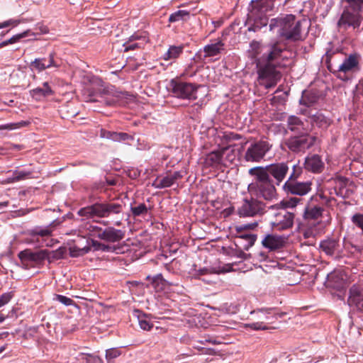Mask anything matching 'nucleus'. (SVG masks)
Instances as JSON below:
<instances>
[{"label": "nucleus", "mask_w": 363, "mask_h": 363, "mask_svg": "<svg viewBox=\"0 0 363 363\" xmlns=\"http://www.w3.org/2000/svg\"><path fill=\"white\" fill-rule=\"evenodd\" d=\"M20 23L19 20L16 19H9L8 21H6L4 22V28L9 27L10 26H16Z\"/></svg>", "instance_id": "nucleus-57"}, {"label": "nucleus", "mask_w": 363, "mask_h": 363, "mask_svg": "<svg viewBox=\"0 0 363 363\" xmlns=\"http://www.w3.org/2000/svg\"><path fill=\"white\" fill-rule=\"evenodd\" d=\"M324 208L318 203V199L311 197L305 207L303 218L305 220H316L322 217Z\"/></svg>", "instance_id": "nucleus-19"}, {"label": "nucleus", "mask_w": 363, "mask_h": 363, "mask_svg": "<svg viewBox=\"0 0 363 363\" xmlns=\"http://www.w3.org/2000/svg\"><path fill=\"white\" fill-rule=\"evenodd\" d=\"M130 138L131 137L128 133H118V132L113 131L110 140H112L114 142H122V141H125Z\"/></svg>", "instance_id": "nucleus-45"}, {"label": "nucleus", "mask_w": 363, "mask_h": 363, "mask_svg": "<svg viewBox=\"0 0 363 363\" xmlns=\"http://www.w3.org/2000/svg\"><path fill=\"white\" fill-rule=\"evenodd\" d=\"M357 91L363 96V79H361L357 85Z\"/></svg>", "instance_id": "nucleus-60"}, {"label": "nucleus", "mask_w": 363, "mask_h": 363, "mask_svg": "<svg viewBox=\"0 0 363 363\" xmlns=\"http://www.w3.org/2000/svg\"><path fill=\"white\" fill-rule=\"evenodd\" d=\"M359 59L360 56L358 54H350L344 59L341 64L336 66L331 62L330 55H328L327 67L337 78L346 81L348 79L349 74H353L360 70Z\"/></svg>", "instance_id": "nucleus-9"}, {"label": "nucleus", "mask_w": 363, "mask_h": 363, "mask_svg": "<svg viewBox=\"0 0 363 363\" xmlns=\"http://www.w3.org/2000/svg\"><path fill=\"white\" fill-rule=\"evenodd\" d=\"M150 209V208H148L144 203L130 207V211L134 217L145 216Z\"/></svg>", "instance_id": "nucleus-37"}, {"label": "nucleus", "mask_w": 363, "mask_h": 363, "mask_svg": "<svg viewBox=\"0 0 363 363\" xmlns=\"http://www.w3.org/2000/svg\"><path fill=\"white\" fill-rule=\"evenodd\" d=\"M30 95L37 101H40L43 99L52 94V91L48 82L43 83V87H38L30 90Z\"/></svg>", "instance_id": "nucleus-28"}, {"label": "nucleus", "mask_w": 363, "mask_h": 363, "mask_svg": "<svg viewBox=\"0 0 363 363\" xmlns=\"http://www.w3.org/2000/svg\"><path fill=\"white\" fill-rule=\"evenodd\" d=\"M289 170L286 162L274 163L265 167H256L251 168V171L259 172L267 179L273 178V182L279 186L286 177Z\"/></svg>", "instance_id": "nucleus-12"}, {"label": "nucleus", "mask_w": 363, "mask_h": 363, "mask_svg": "<svg viewBox=\"0 0 363 363\" xmlns=\"http://www.w3.org/2000/svg\"><path fill=\"white\" fill-rule=\"evenodd\" d=\"M286 50V45L281 40L263 44L254 40L250 43L248 56L256 64L259 84L267 89L274 87L281 79L277 68L285 66L282 62L289 59L283 55Z\"/></svg>", "instance_id": "nucleus-1"}, {"label": "nucleus", "mask_w": 363, "mask_h": 363, "mask_svg": "<svg viewBox=\"0 0 363 363\" xmlns=\"http://www.w3.org/2000/svg\"><path fill=\"white\" fill-rule=\"evenodd\" d=\"M29 124H30V122L28 121H21L20 122L11 123L7 124L5 126V128L10 129V130L17 129V128H21L22 127L28 126Z\"/></svg>", "instance_id": "nucleus-49"}, {"label": "nucleus", "mask_w": 363, "mask_h": 363, "mask_svg": "<svg viewBox=\"0 0 363 363\" xmlns=\"http://www.w3.org/2000/svg\"><path fill=\"white\" fill-rule=\"evenodd\" d=\"M113 132V131H109V130H106L104 128H101L99 131V136L101 138L111 140Z\"/></svg>", "instance_id": "nucleus-55"}, {"label": "nucleus", "mask_w": 363, "mask_h": 363, "mask_svg": "<svg viewBox=\"0 0 363 363\" xmlns=\"http://www.w3.org/2000/svg\"><path fill=\"white\" fill-rule=\"evenodd\" d=\"M238 257H240V258L245 259L246 254L244 252H242V251H240L238 255Z\"/></svg>", "instance_id": "nucleus-63"}, {"label": "nucleus", "mask_w": 363, "mask_h": 363, "mask_svg": "<svg viewBox=\"0 0 363 363\" xmlns=\"http://www.w3.org/2000/svg\"><path fill=\"white\" fill-rule=\"evenodd\" d=\"M135 313L137 314L138 323L140 328L143 330L149 331L153 327V323L150 318L145 313H142L140 311L136 310Z\"/></svg>", "instance_id": "nucleus-32"}, {"label": "nucleus", "mask_w": 363, "mask_h": 363, "mask_svg": "<svg viewBox=\"0 0 363 363\" xmlns=\"http://www.w3.org/2000/svg\"><path fill=\"white\" fill-rule=\"evenodd\" d=\"M8 205H9V201L0 202V208H1L2 207H6Z\"/></svg>", "instance_id": "nucleus-64"}, {"label": "nucleus", "mask_w": 363, "mask_h": 363, "mask_svg": "<svg viewBox=\"0 0 363 363\" xmlns=\"http://www.w3.org/2000/svg\"><path fill=\"white\" fill-rule=\"evenodd\" d=\"M61 221L58 220H53L48 227L41 228L40 227H35L29 231V234L32 236L39 235L40 237L50 236L52 235V230L50 228H55L59 225Z\"/></svg>", "instance_id": "nucleus-29"}, {"label": "nucleus", "mask_w": 363, "mask_h": 363, "mask_svg": "<svg viewBox=\"0 0 363 363\" xmlns=\"http://www.w3.org/2000/svg\"><path fill=\"white\" fill-rule=\"evenodd\" d=\"M282 189L286 195L303 196L312 190V182L310 181H296L290 184L284 183Z\"/></svg>", "instance_id": "nucleus-18"}, {"label": "nucleus", "mask_w": 363, "mask_h": 363, "mask_svg": "<svg viewBox=\"0 0 363 363\" xmlns=\"http://www.w3.org/2000/svg\"><path fill=\"white\" fill-rule=\"evenodd\" d=\"M320 250L328 256H334L340 248V242L338 239L328 238L320 241L319 245Z\"/></svg>", "instance_id": "nucleus-24"}, {"label": "nucleus", "mask_w": 363, "mask_h": 363, "mask_svg": "<svg viewBox=\"0 0 363 363\" xmlns=\"http://www.w3.org/2000/svg\"><path fill=\"white\" fill-rule=\"evenodd\" d=\"M257 225L258 224L257 222L247 223V224H243V225L237 226L236 231H237V233H241L242 230H253L257 226Z\"/></svg>", "instance_id": "nucleus-52"}, {"label": "nucleus", "mask_w": 363, "mask_h": 363, "mask_svg": "<svg viewBox=\"0 0 363 363\" xmlns=\"http://www.w3.org/2000/svg\"><path fill=\"white\" fill-rule=\"evenodd\" d=\"M263 247L270 250H274L281 248L284 245V240L281 236L268 234L262 241Z\"/></svg>", "instance_id": "nucleus-25"}, {"label": "nucleus", "mask_w": 363, "mask_h": 363, "mask_svg": "<svg viewBox=\"0 0 363 363\" xmlns=\"http://www.w3.org/2000/svg\"><path fill=\"white\" fill-rule=\"evenodd\" d=\"M303 173L302 167L298 165H294L292 167V171L289 174L287 180L284 183H291L293 182L299 181L298 178L301 176Z\"/></svg>", "instance_id": "nucleus-39"}, {"label": "nucleus", "mask_w": 363, "mask_h": 363, "mask_svg": "<svg viewBox=\"0 0 363 363\" xmlns=\"http://www.w3.org/2000/svg\"><path fill=\"white\" fill-rule=\"evenodd\" d=\"M223 137L227 142L238 140L241 138V136L240 135L233 133H224Z\"/></svg>", "instance_id": "nucleus-53"}, {"label": "nucleus", "mask_w": 363, "mask_h": 363, "mask_svg": "<svg viewBox=\"0 0 363 363\" xmlns=\"http://www.w3.org/2000/svg\"><path fill=\"white\" fill-rule=\"evenodd\" d=\"M88 230L96 237H97L98 234H100L101 231L104 230L101 228L92 225H89Z\"/></svg>", "instance_id": "nucleus-56"}, {"label": "nucleus", "mask_w": 363, "mask_h": 363, "mask_svg": "<svg viewBox=\"0 0 363 363\" xmlns=\"http://www.w3.org/2000/svg\"><path fill=\"white\" fill-rule=\"evenodd\" d=\"M202 350H204V352H203L204 354H213L215 353V351H214L213 349H211V348L204 349V348H202Z\"/></svg>", "instance_id": "nucleus-61"}, {"label": "nucleus", "mask_w": 363, "mask_h": 363, "mask_svg": "<svg viewBox=\"0 0 363 363\" xmlns=\"http://www.w3.org/2000/svg\"><path fill=\"white\" fill-rule=\"evenodd\" d=\"M204 164L206 167L213 168H220L223 166L224 157L222 155L220 148L207 154L204 159Z\"/></svg>", "instance_id": "nucleus-23"}, {"label": "nucleus", "mask_w": 363, "mask_h": 363, "mask_svg": "<svg viewBox=\"0 0 363 363\" xmlns=\"http://www.w3.org/2000/svg\"><path fill=\"white\" fill-rule=\"evenodd\" d=\"M143 38V43H145L147 42V39L145 37H142L141 35H138V34H133V35H131L129 38L128 40H130V42H133L136 40H140Z\"/></svg>", "instance_id": "nucleus-58"}, {"label": "nucleus", "mask_w": 363, "mask_h": 363, "mask_svg": "<svg viewBox=\"0 0 363 363\" xmlns=\"http://www.w3.org/2000/svg\"><path fill=\"white\" fill-rule=\"evenodd\" d=\"M143 45L144 43H134L128 40V42L123 44L124 52H128L130 50H134L138 48H141Z\"/></svg>", "instance_id": "nucleus-47"}, {"label": "nucleus", "mask_w": 363, "mask_h": 363, "mask_svg": "<svg viewBox=\"0 0 363 363\" xmlns=\"http://www.w3.org/2000/svg\"><path fill=\"white\" fill-rule=\"evenodd\" d=\"M304 167L313 173H320L323 171L325 164L318 155H308L305 159Z\"/></svg>", "instance_id": "nucleus-21"}, {"label": "nucleus", "mask_w": 363, "mask_h": 363, "mask_svg": "<svg viewBox=\"0 0 363 363\" xmlns=\"http://www.w3.org/2000/svg\"><path fill=\"white\" fill-rule=\"evenodd\" d=\"M190 13L186 10H179L172 13L169 17V23L186 21L189 18Z\"/></svg>", "instance_id": "nucleus-35"}, {"label": "nucleus", "mask_w": 363, "mask_h": 363, "mask_svg": "<svg viewBox=\"0 0 363 363\" xmlns=\"http://www.w3.org/2000/svg\"><path fill=\"white\" fill-rule=\"evenodd\" d=\"M18 257L23 264V267L24 269H28V262H31L36 265L42 264L45 259H48L49 262H51L56 259V252H50L48 250H40L33 252L30 249H26L21 251L18 254Z\"/></svg>", "instance_id": "nucleus-13"}, {"label": "nucleus", "mask_w": 363, "mask_h": 363, "mask_svg": "<svg viewBox=\"0 0 363 363\" xmlns=\"http://www.w3.org/2000/svg\"><path fill=\"white\" fill-rule=\"evenodd\" d=\"M32 174H33L32 172L25 171V170H21V171L16 170L13 172V175H15L16 180H17V182L30 178Z\"/></svg>", "instance_id": "nucleus-46"}, {"label": "nucleus", "mask_w": 363, "mask_h": 363, "mask_svg": "<svg viewBox=\"0 0 363 363\" xmlns=\"http://www.w3.org/2000/svg\"><path fill=\"white\" fill-rule=\"evenodd\" d=\"M155 183L156 188L158 189L170 187L174 184L170 175H167L161 179H157Z\"/></svg>", "instance_id": "nucleus-40"}, {"label": "nucleus", "mask_w": 363, "mask_h": 363, "mask_svg": "<svg viewBox=\"0 0 363 363\" xmlns=\"http://www.w3.org/2000/svg\"><path fill=\"white\" fill-rule=\"evenodd\" d=\"M199 86L193 83L182 82L175 79H172L169 83V89L173 96L182 99H196V93Z\"/></svg>", "instance_id": "nucleus-14"}, {"label": "nucleus", "mask_w": 363, "mask_h": 363, "mask_svg": "<svg viewBox=\"0 0 363 363\" xmlns=\"http://www.w3.org/2000/svg\"><path fill=\"white\" fill-rule=\"evenodd\" d=\"M90 250L91 247L89 245H86L84 247H81L75 245L69 248V254L71 257H77L84 255L85 254L88 253Z\"/></svg>", "instance_id": "nucleus-38"}, {"label": "nucleus", "mask_w": 363, "mask_h": 363, "mask_svg": "<svg viewBox=\"0 0 363 363\" xmlns=\"http://www.w3.org/2000/svg\"><path fill=\"white\" fill-rule=\"evenodd\" d=\"M315 136L306 133L289 137L286 140L285 145L294 153H304L315 144Z\"/></svg>", "instance_id": "nucleus-15"}, {"label": "nucleus", "mask_w": 363, "mask_h": 363, "mask_svg": "<svg viewBox=\"0 0 363 363\" xmlns=\"http://www.w3.org/2000/svg\"><path fill=\"white\" fill-rule=\"evenodd\" d=\"M347 4L337 22V28L340 32H346L349 29L359 31L363 23V0H341Z\"/></svg>", "instance_id": "nucleus-3"}, {"label": "nucleus", "mask_w": 363, "mask_h": 363, "mask_svg": "<svg viewBox=\"0 0 363 363\" xmlns=\"http://www.w3.org/2000/svg\"><path fill=\"white\" fill-rule=\"evenodd\" d=\"M28 34V31H24L21 33L16 34V35L12 36L9 40L1 43L0 48L5 47L9 44H13V43H17V42L20 41L22 38L27 37Z\"/></svg>", "instance_id": "nucleus-41"}, {"label": "nucleus", "mask_w": 363, "mask_h": 363, "mask_svg": "<svg viewBox=\"0 0 363 363\" xmlns=\"http://www.w3.org/2000/svg\"><path fill=\"white\" fill-rule=\"evenodd\" d=\"M55 52H52L49 54V60L47 62L45 58H35L30 63V66L38 72H42L45 69L54 67H59L60 65L55 60Z\"/></svg>", "instance_id": "nucleus-22"}, {"label": "nucleus", "mask_w": 363, "mask_h": 363, "mask_svg": "<svg viewBox=\"0 0 363 363\" xmlns=\"http://www.w3.org/2000/svg\"><path fill=\"white\" fill-rule=\"evenodd\" d=\"M272 144L266 139L261 138L250 144L244 154V159L248 162H259L271 150Z\"/></svg>", "instance_id": "nucleus-11"}, {"label": "nucleus", "mask_w": 363, "mask_h": 363, "mask_svg": "<svg viewBox=\"0 0 363 363\" xmlns=\"http://www.w3.org/2000/svg\"><path fill=\"white\" fill-rule=\"evenodd\" d=\"M265 212V204L257 198L245 199L238 209L240 217H253Z\"/></svg>", "instance_id": "nucleus-16"}, {"label": "nucleus", "mask_w": 363, "mask_h": 363, "mask_svg": "<svg viewBox=\"0 0 363 363\" xmlns=\"http://www.w3.org/2000/svg\"><path fill=\"white\" fill-rule=\"evenodd\" d=\"M269 27L270 30L278 28V35L286 40L297 42L304 40L301 33L302 21H296L294 15L287 14L272 18Z\"/></svg>", "instance_id": "nucleus-4"}, {"label": "nucleus", "mask_w": 363, "mask_h": 363, "mask_svg": "<svg viewBox=\"0 0 363 363\" xmlns=\"http://www.w3.org/2000/svg\"><path fill=\"white\" fill-rule=\"evenodd\" d=\"M240 235L237 236L238 241H245L246 243L243 245V248L248 250L252 247L257 240V235L239 233Z\"/></svg>", "instance_id": "nucleus-33"}, {"label": "nucleus", "mask_w": 363, "mask_h": 363, "mask_svg": "<svg viewBox=\"0 0 363 363\" xmlns=\"http://www.w3.org/2000/svg\"><path fill=\"white\" fill-rule=\"evenodd\" d=\"M225 338L221 336H211L209 335H205L203 337V340H200L201 344H204L205 342H209L213 345H220L224 343Z\"/></svg>", "instance_id": "nucleus-43"}, {"label": "nucleus", "mask_w": 363, "mask_h": 363, "mask_svg": "<svg viewBox=\"0 0 363 363\" xmlns=\"http://www.w3.org/2000/svg\"><path fill=\"white\" fill-rule=\"evenodd\" d=\"M147 279H151V284L157 291L163 290L167 284V281L163 278L161 274H158L152 278L147 276Z\"/></svg>", "instance_id": "nucleus-36"}, {"label": "nucleus", "mask_w": 363, "mask_h": 363, "mask_svg": "<svg viewBox=\"0 0 363 363\" xmlns=\"http://www.w3.org/2000/svg\"><path fill=\"white\" fill-rule=\"evenodd\" d=\"M125 231L116 229L113 227H108L97 235V238L110 242H116L123 240L125 237Z\"/></svg>", "instance_id": "nucleus-20"}, {"label": "nucleus", "mask_w": 363, "mask_h": 363, "mask_svg": "<svg viewBox=\"0 0 363 363\" xmlns=\"http://www.w3.org/2000/svg\"><path fill=\"white\" fill-rule=\"evenodd\" d=\"M275 0L252 1L247 13V21L251 24L249 31L256 32L268 24L267 13L273 10Z\"/></svg>", "instance_id": "nucleus-6"}, {"label": "nucleus", "mask_w": 363, "mask_h": 363, "mask_svg": "<svg viewBox=\"0 0 363 363\" xmlns=\"http://www.w3.org/2000/svg\"><path fill=\"white\" fill-rule=\"evenodd\" d=\"M173 180V182L175 183L176 181H177L179 179H182L183 177V175L181 172H174L173 174H169Z\"/></svg>", "instance_id": "nucleus-59"}, {"label": "nucleus", "mask_w": 363, "mask_h": 363, "mask_svg": "<svg viewBox=\"0 0 363 363\" xmlns=\"http://www.w3.org/2000/svg\"><path fill=\"white\" fill-rule=\"evenodd\" d=\"M220 151L224 157L223 167H227L228 164L233 163L236 157L235 150L230 146H227L221 147Z\"/></svg>", "instance_id": "nucleus-34"}, {"label": "nucleus", "mask_w": 363, "mask_h": 363, "mask_svg": "<svg viewBox=\"0 0 363 363\" xmlns=\"http://www.w3.org/2000/svg\"><path fill=\"white\" fill-rule=\"evenodd\" d=\"M16 182H17V180H16V177L13 174L11 177H9L6 179V183H8V184L14 183Z\"/></svg>", "instance_id": "nucleus-62"}, {"label": "nucleus", "mask_w": 363, "mask_h": 363, "mask_svg": "<svg viewBox=\"0 0 363 363\" xmlns=\"http://www.w3.org/2000/svg\"><path fill=\"white\" fill-rule=\"evenodd\" d=\"M54 300H56L67 306L74 304V301L72 298L63 295L55 294Z\"/></svg>", "instance_id": "nucleus-48"}, {"label": "nucleus", "mask_w": 363, "mask_h": 363, "mask_svg": "<svg viewBox=\"0 0 363 363\" xmlns=\"http://www.w3.org/2000/svg\"><path fill=\"white\" fill-rule=\"evenodd\" d=\"M13 296V292H7L0 296V308L8 303Z\"/></svg>", "instance_id": "nucleus-50"}, {"label": "nucleus", "mask_w": 363, "mask_h": 363, "mask_svg": "<svg viewBox=\"0 0 363 363\" xmlns=\"http://www.w3.org/2000/svg\"><path fill=\"white\" fill-rule=\"evenodd\" d=\"M91 242H92L93 245L94 247H96L97 249H101L103 251H106V252H109V251L112 250V247H111L109 245H107L105 244H101V243H100L97 241H94V240H91Z\"/></svg>", "instance_id": "nucleus-54"}, {"label": "nucleus", "mask_w": 363, "mask_h": 363, "mask_svg": "<svg viewBox=\"0 0 363 363\" xmlns=\"http://www.w3.org/2000/svg\"><path fill=\"white\" fill-rule=\"evenodd\" d=\"M347 303L353 311H363V285L352 284L348 289Z\"/></svg>", "instance_id": "nucleus-17"}, {"label": "nucleus", "mask_w": 363, "mask_h": 363, "mask_svg": "<svg viewBox=\"0 0 363 363\" xmlns=\"http://www.w3.org/2000/svg\"><path fill=\"white\" fill-rule=\"evenodd\" d=\"M223 50V43L221 40H218L216 43L207 45L203 48V51L205 52L204 57H208L216 56L220 53Z\"/></svg>", "instance_id": "nucleus-30"}, {"label": "nucleus", "mask_w": 363, "mask_h": 363, "mask_svg": "<svg viewBox=\"0 0 363 363\" xmlns=\"http://www.w3.org/2000/svg\"><path fill=\"white\" fill-rule=\"evenodd\" d=\"M249 174L255 177V181L248 185V191L251 196L269 201L277 199L276 184L272 179H267L259 172L251 171V169H249Z\"/></svg>", "instance_id": "nucleus-7"}, {"label": "nucleus", "mask_w": 363, "mask_h": 363, "mask_svg": "<svg viewBox=\"0 0 363 363\" xmlns=\"http://www.w3.org/2000/svg\"><path fill=\"white\" fill-rule=\"evenodd\" d=\"M123 206L120 203L111 202L95 203L81 208L77 214L86 219L108 218L112 215L121 213Z\"/></svg>", "instance_id": "nucleus-8"}, {"label": "nucleus", "mask_w": 363, "mask_h": 363, "mask_svg": "<svg viewBox=\"0 0 363 363\" xmlns=\"http://www.w3.org/2000/svg\"><path fill=\"white\" fill-rule=\"evenodd\" d=\"M318 100V96L313 94H304L300 100V104L306 106H311L315 104Z\"/></svg>", "instance_id": "nucleus-42"}, {"label": "nucleus", "mask_w": 363, "mask_h": 363, "mask_svg": "<svg viewBox=\"0 0 363 363\" xmlns=\"http://www.w3.org/2000/svg\"><path fill=\"white\" fill-rule=\"evenodd\" d=\"M288 128L293 132L306 133L308 128L306 127L305 123L297 116H290L287 120Z\"/></svg>", "instance_id": "nucleus-27"}, {"label": "nucleus", "mask_w": 363, "mask_h": 363, "mask_svg": "<svg viewBox=\"0 0 363 363\" xmlns=\"http://www.w3.org/2000/svg\"><path fill=\"white\" fill-rule=\"evenodd\" d=\"M275 308H262L251 312L255 315L256 322L245 324V328L254 330H266L269 329L267 324L274 323L278 318H282L286 313H278Z\"/></svg>", "instance_id": "nucleus-10"}, {"label": "nucleus", "mask_w": 363, "mask_h": 363, "mask_svg": "<svg viewBox=\"0 0 363 363\" xmlns=\"http://www.w3.org/2000/svg\"><path fill=\"white\" fill-rule=\"evenodd\" d=\"M303 201L301 198L293 197L288 200L282 201L280 204L271 206L270 208L277 211L273 214L270 221L272 227L277 230L290 229L294 225L295 214L289 212L287 208H294Z\"/></svg>", "instance_id": "nucleus-5"}, {"label": "nucleus", "mask_w": 363, "mask_h": 363, "mask_svg": "<svg viewBox=\"0 0 363 363\" xmlns=\"http://www.w3.org/2000/svg\"><path fill=\"white\" fill-rule=\"evenodd\" d=\"M82 96L86 102H98L106 106L124 105L125 99L133 97L127 92L118 91L113 86H104L101 81L85 87Z\"/></svg>", "instance_id": "nucleus-2"}, {"label": "nucleus", "mask_w": 363, "mask_h": 363, "mask_svg": "<svg viewBox=\"0 0 363 363\" xmlns=\"http://www.w3.org/2000/svg\"><path fill=\"white\" fill-rule=\"evenodd\" d=\"M301 112L302 113L308 116L313 125H315L320 128L326 129L332 123V121L329 118L326 117L321 113L318 112L315 114L311 115L309 113H307L306 111H302Z\"/></svg>", "instance_id": "nucleus-26"}, {"label": "nucleus", "mask_w": 363, "mask_h": 363, "mask_svg": "<svg viewBox=\"0 0 363 363\" xmlns=\"http://www.w3.org/2000/svg\"><path fill=\"white\" fill-rule=\"evenodd\" d=\"M120 354L121 352L118 349L112 348L106 350V357L109 361L118 357Z\"/></svg>", "instance_id": "nucleus-51"}, {"label": "nucleus", "mask_w": 363, "mask_h": 363, "mask_svg": "<svg viewBox=\"0 0 363 363\" xmlns=\"http://www.w3.org/2000/svg\"><path fill=\"white\" fill-rule=\"evenodd\" d=\"M184 50L183 45H171L169 46L167 51L163 55L162 59L165 61L173 60L177 59L182 53Z\"/></svg>", "instance_id": "nucleus-31"}, {"label": "nucleus", "mask_w": 363, "mask_h": 363, "mask_svg": "<svg viewBox=\"0 0 363 363\" xmlns=\"http://www.w3.org/2000/svg\"><path fill=\"white\" fill-rule=\"evenodd\" d=\"M351 222L356 228L362 230V233L363 235V213H354L351 217Z\"/></svg>", "instance_id": "nucleus-44"}]
</instances>
